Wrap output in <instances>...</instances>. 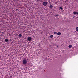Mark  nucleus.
Instances as JSON below:
<instances>
[{"mask_svg": "<svg viewBox=\"0 0 78 78\" xmlns=\"http://www.w3.org/2000/svg\"><path fill=\"white\" fill-rule=\"evenodd\" d=\"M54 34H57V32H55L54 33Z\"/></svg>", "mask_w": 78, "mask_h": 78, "instance_id": "13", "label": "nucleus"}, {"mask_svg": "<svg viewBox=\"0 0 78 78\" xmlns=\"http://www.w3.org/2000/svg\"><path fill=\"white\" fill-rule=\"evenodd\" d=\"M22 62L23 64L25 65L27 64V60L25 59L23 60L22 61Z\"/></svg>", "mask_w": 78, "mask_h": 78, "instance_id": "1", "label": "nucleus"}, {"mask_svg": "<svg viewBox=\"0 0 78 78\" xmlns=\"http://www.w3.org/2000/svg\"><path fill=\"white\" fill-rule=\"evenodd\" d=\"M27 40H28V41H31V37H28L27 38Z\"/></svg>", "mask_w": 78, "mask_h": 78, "instance_id": "3", "label": "nucleus"}, {"mask_svg": "<svg viewBox=\"0 0 78 78\" xmlns=\"http://www.w3.org/2000/svg\"><path fill=\"white\" fill-rule=\"evenodd\" d=\"M57 47H59V46H57Z\"/></svg>", "mask_w": 78, "mask_h": 78, "instance_id": "14", "label": "nucleus"}, {"mask_svg": "<svg viewBox=\"0 0 78 78\" xmlns=\"http://www.w3.org/2000/svg\"><path fill=\"white\" fill-rule=\"evenodd\" d=\"M60 9H61V10H62V9H63L62 7H60Z\"/></svg>", "mask_w": 78, "mask_h": 78, "instance_id": "12", "label": "nucleus"}, {"mask_svg": "<svg viewBox=\"0 0 78 78\" xmlns=\"http://www.w3.org/2000/svg\"><path fill=\"white\" fill-rule=\"evenodd\" d=\"M76 31H77V32H78V27H77L76 29Z\"/></svg>", "mask_w": 78, "mask_h": 78, "instance_id": "9", "label": "nucleus"}, {"mask_svg": "<svg viewBox=\"0 0 78 78\" xmlns=\"http://www.w3.org/2000/svg\"><path fill=\"white\" fill-rule=\"evenodd\" d=\"M43 5H44V6H47V2H44L43 3Z\"/></svg>", "mask_w": 78, "mask_h": 78, "instance_id": "2", "label": "nucleus"}, {"mask_svg": "<svg viewBox=\"0 0 78 78\" xmlns=\"http://www.w3.org/2000/svg\"><path fill=\"white\" fill-rule=\"evenodd\" d=\"M73 13L74 14H78V12H73Z\"/></svg>", "mask_w": 78, "mask_h": 78, "instance_id": "4", "label": "nucleus"}, {"mask_svg": "<svg viewBox=\"0 0 78 78\" xmlns=\"http://www.w3.org/2000/svg\"><path fill=\"white\" fill-rule=\"evenodd\" d=\"M75 17H74V18Z\"/></svg>", "mask_w": 78, "mask_h": 78, "instance_id": "17", "label": "nucleus"}, {"mask_svg": "<svg viewBox=\"0 0 78 78\" xmlns=\"http://www.w3.org/2000/svg\"><path fill=\"white\" fill-rule=\"evenodd\" d=\"M57 34L58 36H60V35H61V32H58L57 33Z\"/></svg>", "mask_w": 78, "mask_h": 78, "instance_id": "5", "label": "nucleus"}, {"mask_svg": "<svg viewBox=\"0 0 78 78\" xmlns=\"http://www.w3.org/2000/svg\"><path fill=\"white\" fill-rule=\"evenodd\" d=\"M72 46L71 45H69L68 46L69 48H72Z\"/></svg>", "mask_w": 78, "mask_h": 78, "instance_id": "7", "label": "nucleus"}, {"mask_svg": "<svg viewBox=\"0 0 78 78\" xmlns=\"http://www.w3.org/2000/svg\"><path fill=\"white\" fill-rule=\"evenodd\" d=\"M56 17H57L58 16V15H56Z\"/></svg>", "mask_w": 78, "mask_h": 78, "instance_id": "15", "label": "nucleus"}, {"mask_svg": "<svg viewBox=\"0 0 78 78\" xmlns=\"http://www.w3.org/2000/svg\"><path fill=\"white\" fill-rule=\"evenodd\" d=\"M53 35H50V38H53Z\"/></svg>", "mask_w": 78, "mask_h": 78, "instance_id": "10", "label": "nucleus"}, {"mask_svg": "<svg viewBox=\"0 0 78 78\" xmlns=\"http://www.w3.org/2000/svg\"><path fill=\"white\" fill-rule=\"evenodd\" d=\"M17 10H18V9H17Z\"/></svg>", "mask_w": 78, "mask_h": 78, "instance_id": "16", "label": "nucleus"}, {"mask_svg": "<svg viewBox=\"0 0 78 78\" xmlns=\"http://www.w3.org/2000/svg\"><path fill=\"white\" fill-rule=\"evenodd\" d=\"M22 34H19V35H18V36L19 37H22Z\"/></svg>", "mask_w": 78, "mask_h": 78, "instance_id": "11", "label": "nucleus"}, {"mask_svg": "<svg viewBox=\"0 0 78 78\" xmlns=\"http://www.w3.org/2000/svg\"><path fill=\"white\" fill-rule=\"evenodd\" d=\"M50 8L51 9H52L53 8V6L52 5H50L49 6Z\"/></svg>", "mask_w": 78, "mask_h": 78, "instance_id": "8", "label": "nucleus"}, {"mask_svg": "<svg viewBox=\"0 0 78 78\" xmlns=\"http://www.w3.org/2000/svg\"><path fill=\"white\" fill-rule=\"evenodd\" d=\"M5 41L6 42H8V39H5Z\"/></svg>", "mask_w": 78, "mask_h": 78, "instance_id": "6", "label": "nucleus"}]
</instances>
